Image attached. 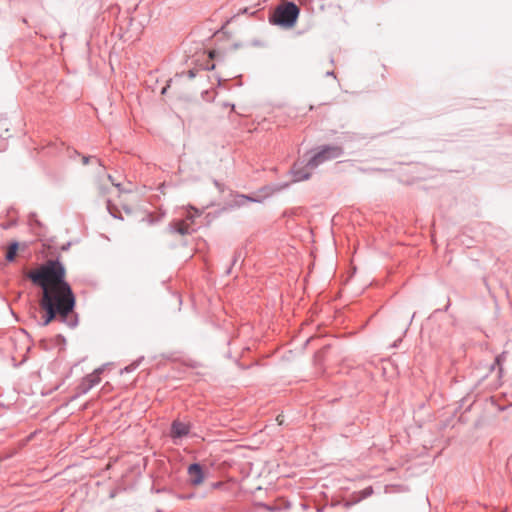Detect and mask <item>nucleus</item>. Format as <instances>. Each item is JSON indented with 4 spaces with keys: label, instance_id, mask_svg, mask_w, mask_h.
Instances as JSON below:
<instances>
[{
    "label": "nucleus",
    "instance_id": "1a4fd4ad",
    "mask_svg": "<svg viewBox=\"0 0 512 512\" xmlns=\"http://www.w3.org/2000/svg\"><path fill=\"white\" fill-rule=\"evenodd\" d=\"M376 136L372 135L369 136L367 134L363 133H356V132H344L339 137H337V145H341L343 147L344 144H350L355 142H360L362 140L366 139H375Z\"/></svg>",
    "mask_w": 512,
    "mask_h": 512
},
{
    "label": "nucleus",
    "instance_id": "c03bdc74",
    "mask_svg": "<svg viewBox=\"0 0 512 512\" xmlns=\"http://www.w3.org/2000/svg\"><path fill=\"white\" fill-rule=\"evenodd\" d=\"M415 314H416V313H413V315L411 316V318H410V321H409V324H408V325H411V323H412V321H413V319H414V317H415Z\"/></svg>",
    "mask_w": 512,
    "mask_h": 512
},
{
    "label": "nucleus",
    "instance_id": "423d86ee",
    "mask_svg": "<svg viewBox=\"0 0 512 512\" xmlns=\"http://www.w3.org/2000/svg\"><path fill=\"white\" fill-rule=\"evenodd\" d=\"M220 52L218 50H213L209 53L208 60H205L204 62H200L199 59L195 60L196 67L191 68L187 71V76L189 79H194L198 73L199 70L204 71H212L215 69L216 64L214 62H211V60L216 59L219 56Z\"/></svg>",
    "mask_w": 512,
    "mask_h": 512
},
{
    "label": "nucleus",
    "instance_id": "2f4dec72",
    "mask_svg": "<svg viewBox=\"0 0 512 512\" xmlns=\"http://www.w3.org/2000/svg\"><path fill=\"white\" fill-rule=\"evenodd\" d=\"M213 183L220 191H223V185L218 180L215 179Z\"/></svg>",
    "mask_w": 512,
    "mask_h": 512
},
{
    "label": "nucleus",
    "instance_id": "9d476101",
    "mask_svg": "<svg viewBox=\"0 0 512 512\" xmlns=\"http://www.w3.org/2000/svg\"><path fill=\"white\" fill-rule=\"evenodd\" d=\"M189 480H205L207 477V469L199 462H193L187 467Z\"/></svg>",
    "mask_w": 512,
    "mask_h": 512
},
{
    "label": "nucleus",
    "instance_id": "6e6552de",
    "mask_svg": "<svg viewBox=\"0 0 512 512\" xmlns=\"http://www.w3.org/2000/svg\"><path fill=\"white\" fill-rule=\"evenodd\" d=\"M321 154L325 157L326 161L340 158L344 155V149L341 145L323 144L318 146Z\"/></svg>",
    "mask_w": 512,
    "mask_h": 512
},
{
    "label": "nucleus",
    "instance_id": "f3484780",
    "mask_svg": "<svg viewBox=\"0 0 512 512\" xmlns=\"http://www.w3.org/2000/svg\"><path fill=\"white\" fill-rule=\"evenodd\" d=\"M53 348L58 347L60 351L66 347V338L62 334H57L52 338Z\"/></svg>",
    "mask_w": 512,
    "mask_h": 512
},
{
    "label": "nucleus",
    "instance_id": "f8f14e48",
    "mask_svg": "<svg viewBox=\"0 0 512 512\" xmlns=\"http://www.w3.org/2000/svg\"><path fill=\"white\" fill-rule=\"evenodd\" d=\"M307 169L308 168L305 167V165L303 167H298L297 165H295L291 170V173L294 177V181L299 182L308 180L311 177V172L307 171Z\"/></svg>",
    "mask_w": 512,
    "mask_h": 512
},
{
    "label": "nucleus",
    "instance_id": "c9c22d12",
    "mask_svg": "<svg viewBox=\"0 0 512 512\" xmlns=\"http://www.w3.org/2000/svg\"><path fill=\"white\" fill-rule=\"evenodd\" d=\"M401 342H402V338L397 339V340L392 344V347H393V348H398Z\"/></svg>",
    "mask_w": 512,
    "mask_h": 512
},
{
    "label": "nucleus",
    "instance_id": "de8ad7c7",
    "mask_svg": "<svg viewBox=\"0 0 512 512\" xmlns=\"http://www.w3.org/2000/svg\"><path fill=\"white\" fill-rule=\"evenodd\" d=\"M190 367H192V368H195V367H197V364H196V362H193V363H191V364H190Z\"/></svg>",
    "mask_w": 512,
    "mask_h": 512
},
{
    "label": "nucleus",
    "instance_id": "72a5a7b5",
    "mask_svg": "<svg viewBox=\"0 0 512 512\" xmlns=\"http://www.w3.org/2000/svg\"><path fill=\"white\" fill-rule=\"evenodd\" d=\"M325 76L326 77H334V78H336L335 72L333 70L327 71L325 73Z\"/></svg>",
    "mask_w": 512,
    "mask_h": 512
},
{
    "label": "nucleus",
    "instance_id": "0eeeda50",
    "mask_svg": "<svg viewBox=\"0 0 512 512\" xmlns=\"http://www.w3.org/2000/svg\"><path fill=\"white\" fill-rule=\"evenodd\" d=\"M100 380V377L95 374L85 375L77 387V393L71 398V400H75L81 395L87 394L94 386L100 382Z\"/></svg>",
    "mask_w": 512,
    "mask_h": 512
},
{
    "label": "nucleus",
    "instance_id": "5fc2aeb1",
    "mask_svg": "<svg viewBox=\"0 0 512 512\" xmlns=\"http://www.w3.org/2000/svg\"><path fill=\"white\" fill-rule=\"evenodd\" d=\"M407 332H408V327L404 330L403 335H406Z\"/></svg>",
    "mask_w": 512,
    "mask_h": 512
},
{
    "label": "nucleus",
    "instance_id": "4be33fe9",
    "mask_svg": "<svg viewBox=\"0 0 512 512\" xmlns=\"http://www.w3.org/2000/svg\"><path fill=\"white\" fill-rule=\"evenodd\" d=\"M8 132H9V130L6 129L5 135H3V134L0 135V151L5 150V148H6L5 140L10 137V134H8Z\"/></svg>",
    "mask_w": 512,
    "mask_h": 512
},
{
    "label": "nucleus",
    "instance_id": "c85d7f7f",
    "mask_svg": "<svg viewBox=\"0 0 512 512\" xmlns=\"http://www.w3.org/2000/svg\"><path fill=\"white\" fill-rule=\"evenodd\" d=\"M106 365H107V364H104V365H102L101 367H99V368L95 369V370H94V372H93L92 374H95V375L99 376V374H100V373H102V372L104 371V369H105Z\"/></svg>",
    "mask_w": 512,
    "mask_h": 512
},
{
    "label": "nucleus",
    "instance_id": "f03ea898",
    "mask_svg": "<svg viewBox=\"0 0 512 512\" xmlns=\"http://www.w3.org/2000/svg\"><path fill=\"white\" fill-rule=\"evenodd\" d=\"M31 282L52 296H76L66 280V267L60 256L41 265L38 270L29 273Z\"/></svg>",
    "mask_w": 512,
    "mask_h": 512
},
{
    "label": "nucleus",
    "instance_id": "4c0bfd02",
    "mask_svg": "<svg viewBox=\"0 0 512 512\" xmlns=\"http://www.w3.org/2000/svg\"><path fill=\"white\" fill-rule=\"evenodd\" d=\"M501 361H502V355H498V356H496V358H495V364H497V365H501Z\"/></svg>",
    "mask_w": 512,
    "mask_h": 512
},
{
    "label": "nucleus",
    "instance_id": "7c9ffc66",
    "mask_svg": "<svg viewBox=\"0 0 512 512\" xmlns=\"http://www.w3.org/2000/svg\"><path fill=\"white\" fill-rule=\"evenodd\" d=\"M123 210L126 214H131L133 211L129 205H123Z\"/></svg>",
    "mask_w": 512,
    "mask_h": 512
},
{
    "label": "nucleus",
    "instance_id": "20e7f679",
    "mask_svg": "<svg viewBox=\"0 0 512 512\" xmlns=\"http://www.w3.org/2000/svg\"><path fill=\"white\" fill-rule=\"evenodd\" d=\"M289 187V182L274 183L261 187L257 192L249 194H236L233 200L227 202L222 210H230L244 206L247 202L262 203L266 198L276 192Z\"/></svg>",
    "mask_w": 512,
    "mask_h": 512
},
{
    "label": "nucleus",
    "instance_id": "37998d69",
    "mask_svg": "<svg viewBox=\"0 0 512 512\" xmlns=\"http://www.w3.org/2000/svg\"><path fill=\"white\" fill-rule=\"evenodd\" d=\"M201 483H202V482H198V481L191 482V484H192L193 486H195V488H196L199 484H201Z\"/></svg>",
    "mask_w": 512,
    "mask_h": 512
},
{
    "label": "nucleus",
    "instance_id": "9b49d317",
    "mask_svg": "<svg viewBox=\"0 0 512 512\" xmlns=\"http://www.w3.org/2000/svg\"><path fill=\"white\" fill-rule=\"evenodd\" d=\"M305 167L313 169L326 162L318 147L311 151V154L304 156Z\"/></svg>",
    "mask_w": 512,
    "mask_h": 512
},
{
    "label": "nucleus",
    "instance_id": "58836bf2",
    "mask_svg": "<svg viewBox=\"0 0 512 512\" xmlns=\"http://www.w3.org/2000/svg\"><path fill=\"white\" fill-rule=\"evenodd\" d=\"M223 106H224V107H231V109H232V110H234V109H235V104H233V103L225 102V103L223 104Z\"/></svg>",
    "mask_w": 512,
    "mask_h": 512
},
{
    "label": "nucleus",
    "instance_id": "6e6d98bb",
    "mask_svg": "<svg viewBox=\"0 0 512 512\" xmlns=\"http://www.w3.org/2000/svg\"><path fill=\"white\" fill-rule=\"evenodd\" d=\"M4 407H5V405L2 402H0V408H4Z\"/></svg>",
    "mask_w": 512,
    "mask_h": 512
},
{
    "label": "nucleus",
    "instance_id": "603ef678",
    "mask_svg": "<svg viewBox=\"0 0 512 512\" xmlns=\"http://www.w3.org/2000/svg\"><path fill=\"white\" fill-rule=\"evenodd\" d=\"M226 357H227V358H231V357H232L231 352H228V353L226 354Z\"/></svg>",
    "mask_w": 512,
    "mask_h": 512
},
{
    "label": "nucleus",
    "instance_id": "dca6fc26",
    "mask_svg": "<svg viewBox=\"0 0 512 512\" xmlns=\"http://www.w3.org/2000/svg\"><path fill=\"white\" fill-rule=\"evenodd\" d=\"M143 360H144V356L138 357L136 360L131 362L129 365H127L123 369H121V374L133 372L135 369H137L139 367V365L142 363Z\"/></svg>",
    "mask_w": 512,
    "mask_h": 512
},
{
    "label": "nucleus",
    "instance_id": "473e14b6",
    "mask_svg": "<svg viewBox=\"0 0 512 512\" xmlns=\"http://www.w3.org/2000/svg\"><path fill=\"white\" fill-rule=\"evenodd\" d=\"M276 420L278 422V425L284 424V417L282 415L277 416Z\"/></svg>",
    "mask_w": 512,
    "mask_h": 512
},
{
    "label": "nucleus",
    "instance_id": "5701e85b",
    "mask_svg": "<svg viewBox=\"0 0 512 512\" xmlns=\"http://www.w3.org/2000/svg\"><path fill=\"white\" fill-rule=\"evenodd\" d=\"M447 332H441V328L432 329V335L430 337L447 336Z\"/></svg>",
    "mask_w": 512,
    "mask_h": 512
},
{
    "label": "nucleus",
    "instance_id": "4468645a",
    "mask_svg": "<svg viewBox=\"0 0 512 512\" xmlns=\"http://www.w3.org/2000/svg\"><path fill=\"white\" fill-rule=\"evenodd\" d=\"M28 224L35 231V233L40 235V229L43 227L42 222L38 219L36 213H30L28 216Z\"/></svg>",
    "mask_w": 512,
    "mask_h": 512
},
{
    "label": "nucleus",
    "instance_id": "a878e982",
    "mask_svg": "<svg viewBox=\"0 0 512 512\" xmlns=\"http://www.w3.org/2000/svg\"><path fill=\"white\" fill-rule=\"evenodd\" d=\"M113 186H115V187L119 190V192H124V193H130V192H132V190H131V189H129V190H125V189L122 187V184H121V183H119V182H117V183H116V182H115V183H113Z\"/></svg>",
    "mask_w": 512,
    "mask_h": 512
},
{
    "label": "nucleus",
    "instance_id": "bb28decb",
    "mask_svg": "<svg viewBox=\"0 0 512 512\" xmlns=\"http://www.w3.org/2000/svg\"><path fill=\"white\" fill-rule=\"evenodd\" d=\"M71 245H72V242H71V241L66 242V243H64V244L60 247V250H61L62 252H66V251H68V250L70 249Z\"/></svg>",
    "mask_w": 512,
    "mask_h": 512
},
{
    "label": "nucleus",
    "instance_id": "412c9836",
    "mask_svg": "<svg viewBox=\"0 0 512 512\" xmlns=\"http://www.w3.org/2000/svg\"><path fill=\"white\" fill-rule=\"evenodd\" d=\"M20 248V242L17 240H12L9 244V252H13L14 254H17L18 250Z\"/></svg>",
    "mask_w": 512,
    "mask_h": 512
},
{
    "label": "nucleus",
    "instance_id": "13d9d810",
    "mask_svg": "<svg viewBox=\"0 0 512 512\" xmlns=\"http://www.w3.org/2000/svg\"><path fill=\"white\" fill-rule=\"evenodd\" d=\"M360 170H361L362 172H367V171H368L367 169H363V168H361Z\"/></svg>",
    "mask_w": 512,
    "mask_h": 512
},
{
    "label": "nucleus",
    "instance_id": "09e8293b",
    "mask_svg": "<svg viewBox=\"0 0 512 512\" xmlns=\"http://www.w3.org/2000/svg\"><path fill=\"white\" fill-rule=\"evenodd\" d=\"M233 47H234V49H237L238 47H240V44L235 43V44L233 45Z\"/></svg>",
    "mask_w": 512,
    "mask_h": 512
},
{
    "label": "nucleus",
    "instance_id": "a211bd4d",
    "mask_svg": "<svg viewBox=\"0 0 512 512\" xmlns=\"http://www.w3.org/2000/svg\"><path fill=\"white\" fill-rule=\"evenodd\" d=\"M242 258V251L241 250H235L231 264L228 266V268L225 271V275H229L232 272L233 267L237 264V262Z\"/></svg>",
    "mask_w": 512,
    "mask_h": 512
},
{
    "label": "nucleus",
    "instance_id": "6ab92c4d",
    "mask_svg": "<svg viewBox=\"0 0 512 512\" xmlns=\"http://www.w3.org/2000/svg\"><path fill=\"white\" fill-rule=\"evenodd\" d=\"M451 305V302H450V299H448V302L446 304V306L443 308V309H435L431 314L430 316L427 318V322H432V321H435L436 320V317L438 314L442 313V312H446L449 307Z\"/></svg>",
    "mask_w": 512,
    "mask_h": 512
},
{
    "label": "nucleus",
    "instance_id": "8fccbe9b",
    "mask_svg": "<svg viewBox=\"0 0 512 512\" xmlns=\"http://www.w3.org/2000/svg\"><path fill=\"white\" fill-rule=\"evenodd\" d=\"M236 363L238 364V366H240L241 368L243 369H246L247 367H244V366H241L240 363H239V360H236Z\"/></svg>",
    "mask_w": 512,
    "mask_h": 512
},
{
    "label": "nucleus",
    "instance_id": "39448f33",
    "mask_svg": "<svg viewBox=\"0 0 512 512\" xmlns=\"http://www.w3.org/2000/svg\"><path fill=\"white\" fill-rule=\"evenodd\" d=\"M192 428L193 424L191 422H183L177 418L171 422L168 436L173 444L179 445L185 438L194 435Z\"/></svg>",
    "mask_w": 512,
    "mask_h": 512
},
{
    "label": "nucleus",
    "instance_id": "2eb2a0df",
    "mask_svg": "<svg viewBox=\"0 0 512 512\" xmlns=\"http://www.w3.org/2000/svg\"><path fill=\"white\" fill-rule=\"evenodd\" d=\"M106 208L108 213L115 219L123 220V216L118 210L117 206L112 202V200L107 199L106 200Z\"/></svg>",
    "mask_w": 512,
    "mask_h": 512
},
{
    "label": "nucleus",
    "instance_id": "864d4df0",
    "mask_svg": "<svg viewBox=\"0 0 512 512\" xmlns=\"http://www.w3.org/2000/svg\"><path fill=\"white\" fill-rule=\"evenodd\" d=\"M184 75V72L180 73V74H176V77H181Z\"/></svg>",
    "mask_w": 512,
    "mask_h": 512
},
{
    "label": "nucleus",
    "instance_id": "49530a36",
    "mask_svg": "<svg viewBox=\"0 0 512 512\" xmlns=\"http://www.w3.org/2000/svg\"><path fill=\"white\" fill-rule=\"evenodd\" d=\"M108 179L111 181L112 184L115 183L114 179H113V177L111 175H108Z\"/></svg>",
    "mask_w": 512,
    "mask_h": 512
},
{
    "label": "nucleus",
    "instance_id": "f257e3e1",
    "mask_svg": "<svg viewBox=\"0 0 512 512\" xmlns=\"http://www.w3.org/2000/svg\"><path fill=\"white\" fill-rule=\"evenodd\" d=\"M41 307L45 314L38 319V309H30V317L37 326L46 327L59 316V321L66 324L69 328H75L79 324L78 313L75 312L76 296H52L45 291L42 296Z\"/></svg>",
    "mask_w": 512,
    "mask_h": 512
},
{
    "label": "nucleus",
    "instance_id": "4d7b16f0",
    "mask_svg": "<svg viewBox=\"0 0 512 512\" xmlns=\"http://www.w3.org/2000/svg\"><path fill=\"white\" fill-rule=\"evenodd\" d=\"M208 92L207 91H203L202 92V96L204 97L205 94H207Z\"/></svg>",
    "mask_w": 512,
    "mask_h": 512
},
{
    "label": "nucleus",
    "instance_id": "bf43d9fd",
    "mask_svg": "<svg viewBox=\"0 0 512 512\" xmlns=\"http://www.w3.org/2000/svg\"><path fill=\"white\" fill-rule=\"evenodd\" d=\"M149 223H150V224H153V223H154V220L149 219Z\"/></svg>",
    "mask_w": 512,
    "mask_h": 512
},
{
    "label": "nucleus",
    "instance_id": "f704fd0d",
    "mask_svg": "<svg viewBox=\"0 0 512 512\" xmlns=\"http://www.w3.org/2000/svg\"><path fill=\"white\" fill-rule=\"evenodd\" d=\"M90 158V156H82V163L84 165H87L89 163Z\"/></svg>",
    "mask_w": 512,
    "mask_h": 512
},
{
    "label": "nucleus",
    "instance_id": "7ed1b4c3",
    "mask_svg": "<svg viewBox=\"0 0 512 512\" xmlns=\"http://www.w3.org/2000/svg\"><path fill=\"white\" fill-rule=\"evenodd\" d=\"M300 15V8L293 1L285 0L268 15V22L284 30H290L297 24Z\"/></svg>",
    "mask_w": 512,
    "mask_h": 512
},
{
    "label": "nucleus",
    "instance_id": "a19ab883",
    "mask_svg": "<svg viewBox=\"0 0 512 512\" xmlns=\"http://www.w3.org/2000/svg\"><path fill=\"white\" fill-rule=\"evenodd\" d=\"M248 11H249V8L245 7V8L240 9L239 14L240 13H247Z\"/></svg>",
    "mask_w": 512,
    "mask_h": 512
},
{
    "label": "nucleus",
    "instance_id": "79ce46f5",
    "mask_svg": "<svg viewBox=\"0 0 512 512\" xmlns=\"http://www.w3.org/2000/svg\"><path fill=\"white\" fill-rule=\"evenodd\" d=\"M201 215V212L196 210L195 211V214L192 216V218H196V217H199Z\"/></svg>",
    "mask_w": 512,
    "mask_h": 512
},
{
    "label": "nucleus",
    "instance_id": "b1692460",
    "mask_svg": "<svg viewBox=\"0 0 512 512\" xmlns=\"http://www.w3.org/2000/svg\"><path fill=\"white\" fill-rule=\"evenodd\" d=\"M15 257H16V254H14L13 252H9L7 251L6 254H5V260L9 263H12L15 261Z\"/></svg>",
    "mask_w": 512,
    "mask_h": 512
},
{
    "label": "nucleus",
    "instance_id": "3c124183",
    "mask_svg": "<svg viewBox=\"0 0 512 512\" xmlns=\"http://www.w3.org/2000/svg\"><path fill=\"white\" fill-rule=\"evenodd\" d=\"M72 153H73L74 155L80 156V154H79L77 151H75V150H73V151H72Z\"/></svg>",
    "mask_w": 512,
    "mask_h": 512
},
{
    "label": "nucleus",
    "instance_id": "c756f323",
    "mask_svg": "<svg viewBox=\"0 0 512 512\" xmlns=\"http://www.w3.org/2000/svg\"><path fill=\"white\" fill-rule=\"evenodd\" d=\"M15 453H16V451H13V452H11V453L5 454L4 456H1V457H0V463H1L4 459L11 458Z\"/></svg>",
    "mask_w": 512,
    "mask_h": 512
},
{
    "label": "nucleus",
    "instance_id": "ea45409f",
    "mask_svg": "<svg viewBox=\"0 0 512 512\" xmlns=\"http://www.w3.org/2000/svg\"><path fill=\"white\" fill-rule=\"evenodd\" d=\"M15 224H16V221H13L12 223H6L5 225H3V228L4 229H8V228H10L11 226H13Z\"/></svg>",
    "mask_w": 512,
    "mask_h": 512
},
{
    "label": "nucleus",
    "instance_id": "aec40b11",
    "mask_svg": "<svg viewBox=\"0 0 512 512\" xmlns=\"http://www.w3.org/2000/svg\"><path fill=\"white\" fill-rule=\"evenodd\" d=\"M39 346L45 350V351H50L53 349V344H52V338L51 339H48V338H42L40 341H39Z\"/></svg>",
    "mask_w": 512,
    "mask_h": 512
},
{
    "label": "nucleus",
    "instance_id": "a18cd8bd",
    "mask_svg": "<svg viewBox=\"0 0 512 512\" xmlns=\"http://www.w3.org/2000/svg\"><path fill=\"white\" fill-rule=\"evenodd\" d=\"M299 480L303 481V480H313V479L312 478H308V477H301Z\"/></svg>",
    "mask_w": 512,
    "mask_h": 512
},
{
    "label": "nucleus",
    "instance_id": "ddd939ff",
    "mask_svg": "<svg viewBox=\"0 0 512 512\" xmlns=\"http://www.w3.org/2000/svg\"><path fill=\"white\" fill-rule=\"evenodd\" d=\"M168 229L171 233H177L182 236L190 235L192 232H194V229H192L190 226L179 225L177 221L171 222L168 225Z\"/></svg>",
    "mask_w": 512,
    "mask_h": 512
},
{
    "label": "nucleus",
    "instance_id": "393cba45",
    "mask_svg": "<svg viewBox=\"0 0 512 512\" xmlns=\"http://www.w3.org/2000/svg\"><path fill=\"white\" fill-rule=\"evenodd\" d=\"M216 79H217V83H218V86L219 87H224L226 88V85L225 83H227L229 80L228 79H223L221 78L219 75L216 76Z\"/></svg>",
    "mask_w": 512,
    "mask_h": 512
},
{
    "label": "nucleus",
    "instance_id": "e433bc0d",
    "mask_svg": "<svg viewBox=\"0 0 512 512\" xmlns=\"http://www.w3.org/2000/svg\"><path fill=\"white\" fill-rule=\"evenodd\" d=\"M109 188L108 187H104V186H101L100 187V193L102 195L106 194L108 192Z\"/></svg>",
    "mask_w": 512,
    "mask_h": 512
},
{
    "label": "nucleus",
    "instance_id": "cd10ccee",
    "mask_svg": "<svg viewBox=\"0 0 512 512\" xmlns=\"http://www.w3.org/2000/svg\"><path fill=\"white\" fill-rule=\"evenodd\" d=\"M172 82V79H170L165 86L161 88V94L165 95L170 87V83Z\"/></svg>",
    "mask_w": 512,
    "mask_h": 512
}]
</instances>
